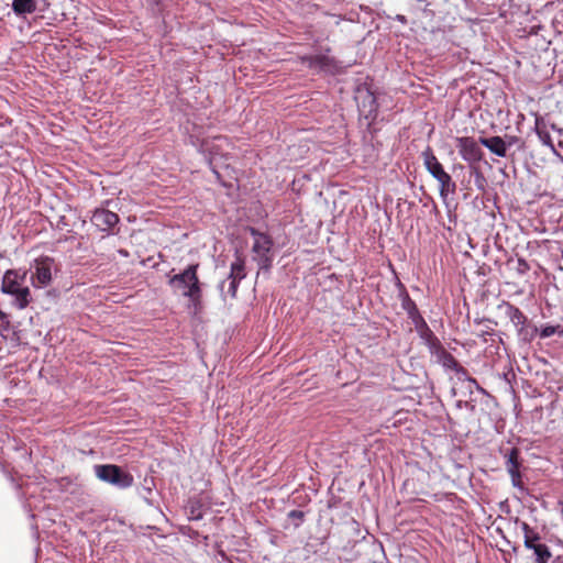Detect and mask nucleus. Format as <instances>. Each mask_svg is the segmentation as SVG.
Here are the masks:
<instances>
[{
  "instance_id": "f257e3e1",
  "label": "nucleus",
  "mask_w": 563,
  "mask_h": 563,
  "mask_svg": "<svg viewBox=\"0 0 563 563\" xmlns=\"http://www.w3.org/2000/svg\"><path fill=\"white\" fill-rule=\"evenodd\" d=\"M199 264H191L183 272L169 277L168 285L175 294L189 299L190 303L197 308L200 305L202 290L198 278Z\"/></svg>"
},
{
  "instance_id": "f03ea898",
  "label": "nucleus",
  "mask_w": 563,
  "mask_h": 563,
  "mask_svg": "<svg viewBox=\"0 0 563 563\" xmlns=\"http://www.w3.org/2000/svg\"><path fill=\"white\" fill-rule=\"evenodd\" d=\"M498 310L504 313L515 328L517 340L521 344L520 347H525L532 342L538 334V328L517 306L508 301H501L498 305Z\"/></svg>"
},
{
  "instance_id": "7ed1b4c3",
  "label": "nucleus",
  "mask_w": 563,
  "mask_h": 563,
  "mask_svg": "<svg viewBox=\"0 0 563 563\" xmlns=\"http://www.w3.org/2000/svg\"><path fill=\"white\" fill-rule=\"evenodd\" d=\"M25 273L20 276L15 271H8L2 279L1 290L13 297V305L18 309H24L32 301L30 288L23 285Z\"/></svg>"
},
{
  "instance_id": "20e7f679",
  "label": "nucleus",
  "mask_w": 563,
  "mask_h": 563,
  "mask_svg": "<svg viewBox=\"0 0 563 563\" xmlns=\"http://www.w3.org/2000/svg\"><path fill=\"white\" fill-rule=\"evenodd\" d=\"M423 165L431 176L440 185V196L445 199L450 194H454L456 189L455 183L452 177L444 170L442 164L439 162L433 151L427 147L422 154Z\"/></svg>"
},
{
  "instance_id": "39448f33",
  "label": "nucleus",
  "mask_w": 563,
  "mask_h": 563,
  "mask_svg": "<svg viewBox=\"0 0 563 563\" xmlns=\"http://www.w3.org/2000/svg\"><path fill=\"white\" fill-rule=\"evenodd\" d=\"M93 472L97 478L120 489L133 484V476L114 464H97L93 466Z\"/></svg>"
},
{
  "instance_id": "423d86ee",
  "label": "nucleus",
  "mask_w": 563,
  "mask_h": 563,
  "mask_svg": "<svg viewBox=\"0 0 563 563\" xmlns=\"http://www.w3.org/2000/svg\"><path fill=\"white\" fill-rule=\"evenodd\" d=\"M520 528L523 532V545L527 550L533 552L534 563H549L552 556L550 548L542 542V538L538 531L522 521Z\"/></svg>"
},
{
  "instance_id": "0eeeda50",
  "label": "nucleus",
  "mask_w": 563,
  "mask_h": 563,
  "mask_svg": "<svg viewBox=\"0 0 563 563\" xmlns=\"http://www.w3.org/2000/svg\"><path fill=\"white\" fill-rule=\"evenodd\" d=\"M249 231L254 239L252 246L253 260L257 262L261 269H269L273 263V241L271 236L254 228H250Z\"/></svg>"
},
{
  "instance_id": "6e6552de",
  "label": "nucleus",
  "mask_w": 563,
  "mask_h": 563,
  "mask_svg": "<svg viewBox=\"0 0 563 563\" xmlns=\"http://www.w3.org/2000/svg\"><path fill=\"white\" fill-rule=\"evenodd\" d=\"M54 264V260L48 256H42L34 261L31 279L35 287H45L51 284Z\"/></svg>"
},
{
  "instance_id": "1a4fd4ad",
  "label": "nucleus",
  "mask_w": 563,
  "mask_h": 563,
  "mask_svg": "<svg viewBox=\"0 0 563 563\" xmlns=\"http://www.w3.org/2000/svg\"><path fill=\"white\" fill-rule=\"evenodd\" d=\"M456 147L461 157L468 163H476L482 159L483 152L478 143L468 136H462L456 139Z\"/></svg>"
},
{
  "instance_id": "9d476101",
  "label": "nucleus",
  "mask_w": 563,
  "mask_h": 563,
  "mask_svg": "<svg viewBox=\"0 0 563 563\" xmlns=\"http://www.w3.org/2000/svg\"><path fill=\"white\" fill-rule=\"evenodd\" d=\"M408 317L415 324L417 333L419 334L421 341L424 343L426 347L429 349L431 352H434L438 347L439 341L427 325L419 310H416L415 314H410Z\"/></svg>"
},
{
  "instance_id": "9b49d317",
  "label": "nucleus",
  "mask_w": 563,
  "mask_h": 563,
  "mask_svg": "<svg viewBox=\"0 0 563 563\" xmlns=\"http://www.w3.org/2000/svg\"><path fill=\"white\" fill-rule=\"evenodd\" d=\"M91 222L100 231L106 232L111 230L119 222V217L108 209H97L91 217Z\"/></svg>"
},
{
  "instance_id": "f8f14e48",
  "label": "nucleus",
  "mask_w": 563,
  "mask_h": 563,
  "mask_svg": "<svg viewBox=\"0 0 563 563\" xmlns=\"http://www.w3.org/2000/svg\"><path fill=\"white\" fill-rule=\"evenodd\" d=\"M439 362L443 365V367L455 371L457 379H467L471 384L477 385L475 379L467 376V372L453 357V354H439Z\"/></svg>"
},
{
  "instance_id": "ddd939ff",
  "label": "nucleus",
  "mask_w": 563,
  "mask_h": 563,
  "mask_svg": "<svg viewBox=\"0 0 563 563\" xmlns=\"http://www.w3.org/2000/svg\"><path fill=\"white\" fill-rule=\"evenodd\" d=\"M534 131H536L540 142L544 146L549 147L552 153L558 154L555 146L553 144V141L551 139L550 132L548 130V123L542 117H539V115L536 117Z\"/></svg>"
},
{
  "instance_id": "4468645a",
  "label": "nucleus",
  "mask_w": 563,
  "mask_h": 563,
  "mask_svg": "<svg viewBox=\"0 0 563 563\" xmlns=\"http://www.w3.org/2000/svg\"><path fill=\"white\" fill-rule=\"evenodd\" d=\"M479 142L499 157H505L508 145H511V142L507 144L500 136L482 137Z\"/></svg>"
},
{
  "instance_id": "2eb2a0df",
  "label": "nucleus",
  "mask_w": 563,
  "mask_h": 563,
  "mask_svg": "<svg viewBox=\"0 0 563 563\" xmlns=\"http://www.w3.org/2000/svg\"><path fill=\"white\" fill-rule=\"evenodd\" d=\"M501 454L505 459V466L508 474L519 472L521 467L520 450L518 448H511L509 450H501Z\"/></svg>"
},
{
  "instance_id": "dca6fc26",
  "label": "nucleus",
  "mask_w": 563,
  "mask_h": 563,
  "mask_svg": "<svg viewBox=\"0 0 563 563\" xmlns=\"http://www.w3.org/2000/svg\"><path fill=\"white\" fill-rule=\"evenodd\" d=\"M12 9L15 14L24 15L33 13L36 10L35 0H13Z\"/></svg>"
},
{
  "instance_id": "f3484780",
  "label": "nucleus",
  "mask_w": 563,
  "mask_h": 563,
  "mask_svg": "<svg viewBox=\"0 0 563 563\" xmlns=\"http://www.w3.org/2000/svg\"><path fill=\"white\" fill-rule=\"evenodd\" d=\"M302 62L307 64L309 68L322 70L330 65V58L325 55H313L306 56Z\"/></svg>"
},
{
  "instance_id": "a211bd4d",
  "label": "nucleus",
  "mask_w": 563,
  "mask_h": 563,
  "mask_svg": "<svg viewBox=\"0 0 563 563\" xmlns=\"http://www.w3.org/2000/svg\"><path fill=\"white\" fill-rule=\"evenodd\" d=\"M245 276L244 260L236 256L235 261L231 264L229 278L241 282Z\"/></svg>"
},
{
  "instance_id": "6ab92c4d",
  "label": "nucleus",
  "mask_w": 563,
  "mask_h": 563,
  "mask_svg": "<svg viewBox=\"0 0 563 563\" xmlns=\"http://www.w3.org/2000/svg\"><path fill=\"white\" fill-rule=\"evenodd\" d=\"M541 339H547L553 335H563V325L561 324H545L538 329V334Z\"/></svg>"
},
{
  "instance_id": "aec40b11",
  "label": "nucleus",
  "mask_w": 563,
  "mask_h": 563,
  "mask_svg": "<svg viewBox=\"0 0 563 563\" xmlns=\"http://www.w3.org/2000/svg\"><path fill=\"white\" fill-rule=\"evenodd\" d=\"M239 283L240 282L234 280V279L228 277V279L223 280L219 285V289L221 291V295L223 297L230 296L231 298H234L235 295H236Z\"/></svg>"
},
{
  "instance_id": "412c9836",
  "label": "nucleus",
  "mask_w": 563,
  "mask_h": 563,
  "mask_svg": "<svg viewBox=\"0 0 563 563\" xmlns=\"http://www.w3.org/2000/svg\"><path fill=\"white\" fill-rule=\"evenodd\" d=\"M519 355L521 357V361L527 365L529 371L532 369V367L530 365L531 361L541 363L544 366L550 365L549 362L544 357H541L539 354H519Z\"/></svg>"
},
{
  "instance_id": "4be33fe9",
  "label": "nucleus",
  "mask_w": 563,
  "mask_h": 563,
  "mask_svg": "<svg viewBox=\"0 0 563 563\" xmlns=\"http://www.w3.org/2000/svg\"><path fill=\"white\" fill-rule=\"evenodd\" d=\"M401 307L407 312L408 316L415 314L416 310H418L417 305L415 303L413 300H411L408 294H405L402 296Z\"/></svg>"
},
{
  "instance_id": "5701e85b",
  "label": "nucleus",
  "mask_w": 563,
  "mask_h": 563,
  "mask_svg": "<svg viewBox=\"0 0 563 563\" xmlns=\"http://www.w3.org/2000/svg\"><path fill=\"white\" fill-rule=\"evenodd\" d=\"M509 475H510V478H511L512 486L516 487V488H519V489H523V483H522L520 471L511 473Z\"/></svg>"
},
{
  "instance_id": "b1692460",
  "label": "nucleus",
  "mask_w": 563,
  "mask_h": 563,
  "mask_svg": "<svg viewBox=\"0 0 563 563\" xmlns=\"http://www.w3.org/2000/svg\"><path fill=\"white\" fill-rule=\"evenodd\" d=\"M288 518L298 520V522L296 523V527H298L303 521L305 514L301 510L294 509L288 512Z\"/></svg>"
},
{
  "instance_id": "393cba45",
  "label": "nucleus",
  "mask_w": 563,
  "mask_h": 563,
  "mask_svg": "<svg viewBox=\"0 0 563 563\" xmlns=\"http://www.w3.org/2000/svg\"><path fill=\"white\" fill-rule=\"evenodd\" d=\"M8 325L9 324V320H8V316L0 310V325Z\"/></svg>"
},
{
  "instance_id": "a878e982",
  "label": "nucleus",
  "mask_w": 563,
  "mask_h": 563,
  "mask_svg": "<svg viewBox=\"0 0 563 563\" xmlns=\"http://www.w3.org/2000/svg\"><path fill=\"white\" fill-rule=\"evenodd\" d=\"M551 129L553 131H558L559 133H562V129L558 128L554 123L548 124V130Z\"/></svg>"
},
{
  "instance_id": "bb28decb",
  "label": "nucleus",
  "mask_w": 563,
  "mask_h": 563,
  "mask_svg": "<svg viewBox=\"0 0 563 563\" xmlns=\"http://www.w3.org/2000/svg\"><path fill=\"white\" fill-rule=\"evenodd\" d=\"M519 265L521 266V268H523V269H521V272H525L526 269H528V265L525 261L519 260Z\"/></svg>"
},
{
  "instance_id": "cd10ccee",
  "label": "nucleus",
  "mask_w": 563,
  "mask_h": 563,
  "mask_svg": "<svg viewBox=\"0 0 563 563\" xmlns=\"http://www.w3.org/2000/svg\"><path fill=\"white\" fill-rule=\"evenodd\" d=\"M519 265L521 266V268H523V269H521V272H525L526 269H528V265L525 261L519 260Z\"/></svg>"
},
{
  "instance_id": "c85d7f7f",
  "label": "nucleus",
  "mask_w": 563,
  "mask_h": 563,
  "mask_svg": "<svg viewBox=\"0 0 563 563\" xmlns=\"http://www.w3.org/2000/svg\"><path fill=\"white\" fill-rule=\"evenodd\" d=\"M368 97L371 98V100H372V103H374V102H375V99H374V97H373L372 95H369Z\"/></svg>"
},
{
  "instance_id": "c756f323",
  "label": "nucleus",
  "mask_w": 563,
  "mask_h": 563,
  "mask_svg": "<svg viewBox=\"0 0 563 563\" xmlns=\"http://www.w3.org/2000/svg\"><path fill=\"white\" fill-rule=\"evenodd\" d=\"M398 20H399V21H404V20H405V16H402V15H401V16H398Z\"/></svg>"
},
{
  "instance_id": "7c9ffc66",
  "label": "nucleus",
  "mask_w": 563,
  "mask_h": 563,
  "mask_svg": "<svg viewBox=\"0 0 563 563\" xmlns=\"http://www.w3.org/2000/svg\"><path fill=\"white\" fill-rule=\"evenodd\" d=\"M214 175H217L219 177V173L216 170V169H212Z\"/></svg>"
},
{
  "instance_id": "2f4dec72",
  "label": "nucleus",
  "mask_w": 563,
  "mask_h": 563,
  "mask_svg": "<svg viewBox=\"0 0 563 563\" xmlns=\"http://www.w3.org/2000/svg\"><path fill=\"white\" fill-rule=\"evenodd\" d=\"M195 519H201V515L199 514L198 516L195 517Z\"/></svg>"
}]
</instances>
